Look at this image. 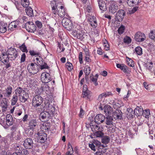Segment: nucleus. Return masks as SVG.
Here are the masks:
<instances>
[{"instance_id":"1","label":"nucleus","mask_w":155,"mask_h":155,"mask_svg":"<svg viewBox=\"0 0 155 155\" xmlns=\"http://www.w3.org/2000/svg\"><path fill=\"white\" fill-rule=\"evenodd\" d=\"M44 86L45 88H47L48 86L47 85L45 84L44 86L42 87V89L38 90V91L36 90L35 94L36 95L33 98L32 101V106L34 108H37V107L41 106L43 102V98L41 96L39 95L41 93V92H39L41 90L42 91H44L45 90Z\"/></svg>"},{"instance_id":"2","label":"nucleus","mask_w":155,"mask_h":155,"mask_svg":"<svg viewBox=\"0 0 155 155\" xmlns=\"http://www.w3.org/2000/svg\"><path fill=\"white\" fill-rule=\"evenodd\" d=\"M6 54L7 57L10 58L11 60H14L18 56V52L14 48H11L8 49Z\"/></svg>"},{"instance_id":"3","label":"nucleus","mask_w":155,"mask_h":155,"mask_svg":"<svg viewBox=\"0 0 155 155\" xmlns=\"http://www.w3.org/2000/svg\"><path fill=\"white\" fill-rule=\"evenodd\" d=\"M27 69L28 72L32 74H36L39 71V66L33 63L28 64Z\"/></svg>"},{"instance_id":"4","label":"nucleus","mask_w":155,"mask_h":155,"mask_svg":"<svg viewBox=\"0 0 155 155\" xmlns=\"http://www.w3.org/2000/svg\"><path fill=\"white\" fill-rule=\"evenodd\" d=\"M62 23L63 26L68 31L71 30L73 28L72 22L67 18H64L63 19Z\"/></svg>"},{"instance_id":"5","label":"nucleus","mask_w":155,"mask_h":155,"mask_svg":"<svg viewBox=\"0 0 155 155\" xmlns=\"http://www.w3.org/2000/svg\"><path fill=\"white\" fill-rule=\"evenodd\" d=\"M118 9V6L116 2L114 1H111L109 2V11L110 13L114 14Z\"/></svg>"},{"instance_id":"6","label":"nucleus","mask_w":155,"mask_h":155,"mask_svg":"<svg viewBox=\"0 0 155 155\" xmlns=\"http://www.w3.org/2000/svg\"><path fill=\"white\" fill-rule=\"evenodd\" d=\"M82 95L83 97L85 98L87 100H91V92L87 89V86L86 84L83 86Z\"/></svg>"},{"instance_id":"7","label":"nucleus","mask_w":155,"mask_h":155,"mask_svg":"<svg viewBox=\"0 0 155 155\" xmlns=\"http://www.w3.org/2000/svg\"><path fill=\"white\" fill-rule=\"evenodd\" d=\"M145 38V35L140 31L137 32L135 34L134 39L137 41L139 42L143 41Z\"/></svg>"},{"instance_id":"8","label":"nucleus","mask_w":155,"mask_h":155,"mask_svg":"<svg viewBox=\"0 0 155 155\" xmlns=\"http://www.w3.org/2000/svg\"><path fill=\"white\" fill-rule=\"evenodd\" d=\"M51 80L50 74L48 73L44 72L41 75V80L43 83H48Z\"/></svg>"},{"instance_id":"9","label":"nucleus","mask_w":155,"mask_h":155,"mask_svg":"<svg viewBox=\"0 0 155 155\" xmlns=\"http://www.w3.org/2000/svg\"><path fill=\"white\" fill-rule=\"evenodd\" d=\"M38 134V141L41 143H44L47 138V134L45 133L41 132H39Z\"/></svg>"},{"instance_id":"10","label":"nucleus","mask_w":155,"mask_h":155,"mask_svg":"<svg viewBox=\"0 0 155 155\" xmlns=\"http://www.w3.org/2000/svg\"><path fill=\"white\" fill-rule=\"evenodd\" d=\"M24 146L26 149H30L31 148L33 145L32 139L30 138H27L24 141Z\"/></svg>"},{"instance_id":"11","label":"nucleus","mask_w":155,"mask_h":155,"mask_svg":"<svg viewBox=\"0 0 155 155\" xmlns=\"http://www.w3.org/2000/svg\"><path fill=\"white\" fill-rule=\"evenodd\" d=\"M105 117L104 116L100 114L97 115L94 118V121L97 124H100L105 120Z\"/></svg>"},{"instance_id":"12","label":"nucleus","mask_w":155,"mask_h":155,"mask_svg":"<svg viewBox=\"0 0 155 155\" xmlns=\"http://www.w3.org/2000/svg\"><path fill=\"white\" fill-rule=\"evenodd\" d=\"M42 107L44 108V110H46L49 111H52V109H54V107H53L52 105H50L48 100H46L44 103V104H41Z\"/></svg>"},{"instance_id":"13","label":"nucleus","mask_w":155,"mask_h":155,"mask_svg":"<svg viewBox=\"0 0 155 155\" xmlns=\"http://www.w3.org/2000/svg\"><path fill=\"white\" fill-rule=\"evenodd\" d=\"M116 66L126 74H128L130 72L128 68L124 64H117Z\"/></svg>"},{"instance_id":"14","label":"nucleus","mask_w":155,"mask_h":155,"mask_svg":"<svg viewBox=\"0 0 155 155\" xmlns=\"http://www.w3.org/2000/svg\"><path fill=\"white\" fill-rule=\"evenodd\" d=\"M100 9L103 11H106L107 9V2L104 0H99L98 1Z\"/></svg>"},{"instance_id":"15","label":"nucleus","mask_w":155,"mask_h":155,"mask_svg":"<svg viewBox=\"0 0 155 155\" xmlns=\"http://www.w3.org/2000/svg\"><path fill=\"white\" fill-rule=\"evenodd\" d=\"M36 119H32L29 122L28 127L30 129L33 130L38 125Z\"/></svg>"},{"instance_id":"16","label":"nucleus","mask_w":155,"mask_h":155,"mask_svg":"<svg viewBox=\"0 0 155 155\" xmlns=\"http://www.w3.org/2000/svg\"><path fill=\"white\" fill-rule=\"evenodd\" d=\"M6 124L8 126H10L14 124L12 116L10 114H8L6 117Z\"/></svg>"},{"instance_id":"17","label":"nucleus","mask_w":155,"mask_h":155,"mask_svg":"<svg viewBox=\"0 0 155 155\" xmlns=\"http://www.w3.org/2000/svg\"><path fill=\"white\" fill-rule=\"evenodd\" d=\"M9 59L10 58L8 57L5 58H3L1 61L5 65V68L6 69L8 68L11 66V64L10 62L9 61Z\"/></svg>"},{"instance_id":"18","label":"nucleus","mask_w":155,"mask_h":155,"mask_svg":"<svg viewBox=\"0 0 155 155\" xmlns=\"http://www.w3.org/2000/svg\"><path fill=\"white\" fill-rule=\"evenodd\" d=\"M125 12L122 10H119L117 13V18L119 21H122L125 15Z\"/></svg>"},{"instance_id":"19","label":"nucleus","mask_w":155,"mask_h":155,"mask_svg":"<svg viewBox=\"0 0 155 155\" xmlns=\"http://www.w3.org/2000/svg\"><path fill=\"white\" fill-rule=\"evenodd\" d=\"M112 116L115 119H119L121 117L122 112L120 110L116 109L114 112H112Z\"/></svg>"},{"instance_id":"20","label":"nucleus","mask_w":155,"mask_h":155,"mask_svg":"<svg viewBox=\"0 0 155 155\" xmlns=\"http://www.w3.org/2000/svg\"><path fill=\"white\" fill-rule=\"evenodd\" d=\"M112 94L110 91L104 92L99 95L98 100L99 101H101L102 98L112 96Z\"/></svg>"},{"instance_id":"21","label":"nucleus","mask_w":155,"mask_h":155,"mask_svg":"<svg viewBox=\"0 0 155 155\" xmlns=\"http://www.w3.org/2000/svg\"><path fill=\"white\" fill-rule=\"evenodd\" d=\"M104 111L106 115H110L112 113V108L108 105H105L104 108Z\"/></svg>"},{"instance_id":"22","label":"nucleus","mask_w":155,"mask_h":155,"mask_svg":"<svg viewBox=\"0 0 155 155\" xmlns=\"http://www.w3.org/2000/svg\"><path fill=\"white\" fill-rule=\"evenodd\" d=\"M18 21H13L10 23L8 26V29L11 31H13L14 29L17 28L18 25Z\"/></svg>"},{"instance_id":"23","label":"nucleus","mask_w":155,"mask_h":155,"mask_svg":"<svg viewBox=\"0 0 155 155\" xmlns=\"http://www.w3.org/2000/svg\"><path fill=\"white\" fill-rule=\"evenodd\" d=\"M140 1L139 0H127V2L128 5L130 7L134 6V5H138Z\"/></svg>"},{"instance_id":"24","label":"nucleus","mask_w":155,"mask_h":155,"mask_svg":"<svg viewBox=\"0 0 155 155\" xmlns=\"http://www.w3.org/2000/svg\"><path fill=\"white\" fill-rule=\"evenodd\" d=\"M91 127L92 131L94 132H95L98 130H103V128L102 127H100L99 125L92 124L90 125Z\"/></svg>"},{"instance_id":"25","label":"nucleus","mask_w":155,"mask_h":155,"mask_svg":"<svg viewBox=\"0 0 155 155\" xmlns=\"http://www.w3.org/2000/svg\"><path fill=\"white\" fill-rule=\"evenodd\" d=\"M25 92L22 88L21 87H17L15 91V95L17 96H21V94Z\"/></svg>"},{"instance_id":"26","label":"nucleus","mask_w":155,"mask_h":155,"mask_svg":"<svg viewBox=\"0 0 155 155\" xmlns=\"http://www.w3.org/2000/svg\"><path fill=\"white\" fill-rule=\"evenodd\" d=\"M134 113L137 116H141L143 114V110L140 107H137L134 110Z\"/></svg>"},{"instance_id":"27","label":"nucleus","mask_w":155,"mask_h":155,"mask_svg":"<svg viewBox=\"0 0 155 155\" xmlns=\"http://www.w3.org/2000/svg\"><path fill=\"white\" fill-rule=\"evenodd\" d=\"M49 116V114L46 111L42 112L40 115V117L42 120H46L48 119Z\"/></svg>"},{"instance_id":"28","label":"nucleus","mask_w":155,"mask_h":155,"mask_svg":"<svg viewBox=\"0 0 155 155\" xmlns=\"http://www.w3.org/2000/svg\"><path fill=\"white\" fill-rule=\"evenodd\" d=\"M65 14L64 6H61L60 8L58 10V15L61 18H63L65 15Z\"/></svg>"},{"instance_id":"29","label":"nucleus","mask_w":155,"mask_h":155,"mask_svg":"<svg viewBox=\"0 0 155 155\" xmlns=\"http://www.w3.org/2000/svg\"><path fill=\"white\" fill-rule=\"evenodd\" d=\"M1 106L3 111H5L7 108V101L5 98L3 99L1 102Z\"/></svg>"},{"instance_id":"30","label":"nucleus","mask_w":155,"mask_h":155,"mask_svg":"<svg viewBox=\"0 0 155 155\" xmlns=\"http://www.w3.org/2000/svg\"><path fill=\"white\" fill-rule=\"evenodd\" d=\"M25 12L29 17L33 16V10L30 7H27L25 9Z\"/></svg>"},{"instance_id":"31","label":"nucleus","mask_w":155,"mask_h":155,"mask_svg":"<svg viewBox=\"0 0 155 155\" xmlns=\"http://www.w3.org/2000/svg\"><path fill=\"white\" fill-rule=\"evenodd\" d=\"M134 113L132 109L130 108H128L127 109V114L129 117H133Z\"/></svg>"},{"instance_id":"32","label":"nucleus","mask_w":155,"mask_h":155,"mask_svg":"<svg viewBox=\"0 0 155 155\" xmlns=\"http://www.w3.org/2000/svg\"><path fill=\"white\" fill-rule=\"evenodd\" d=\"M105 123L107 125H109L112 124L113 119L111 117L108 116L105 118Z\"/></svg>"},{"instance_id":"33","label":"nucleus","mask_w":155,"mask_h":155,"mask_svg":"<svg viewBox=\"0 0 155 155\" xmlns=\"http://www.w3.org/2000/svg\"><path fill=\"white\" fill-rule=\"evenodd\" d=\"M103 130H98L95 132H94V135L96 137H102L104 135V134L102 132Z\"/></svg>"},{"instance_id":"34","label":"nucleus","mask_w":155,"mask_h":155,"mask_svg":"<svg viewBox=\"0 0 155 155\" xmlns=\"http://www.w3.org/2000/svg\"><path fill=\"white\" fill-rule=\"evenodd\" d=\"M110 141V138L107 136H104L102 139V142L104 144H107L109 143Z\"/></svg>"},{"instance_id":"35","label":"nucleus","mask_w":155,"mask_h":155,"mask_svg":"<svg viewBox=\"0 0 155 155\" xmlns=\"http://www.w3.org/2000/svg\"><path fill=\"white\" fill-rule=\"evenodd\" d=\"M135 51L136 54L139 55H141L143 54L142 49L140 46L136 47L135 49Z\"/></svg>"},{"instance_id":"36","label":"nucleus","mask_w":155,"mask_h":155,"mask_svg":"<svg viewBox=\"0 0 155 155\" xmlns=\"http://www.w3.org/2000/svg\"><path fill=\"white\" fill-rule=\"evenodd\" d=\"M18 100V96L17 95H14L12 99L11 100V105H14L17 103Z\"/></svg>"},{"instance_id":"37","label":"nucleus","mask_w":155,"mask_h":155,"mask_svg":"<svg viewBox=\"0 0 155 155\" xmlns=\"http://www.w3.org/2000/svg\"><path fill=\"white\" fill-rule=\"evenodd\" d=\"M144 117L147 118L149 117L150 115V110L149 109H146L144 111H143V114H142Z\"/></svg>"},{"instance_id":"38","label":"nucleus","mask_w":155,"mask_h":155,"mask_svg":"<svg viewBox=\"0 0 155 155\" xmlns=\"http://www.w3.org/2000/svg\"><path fill=\"white\" fill-rule=\"evenodd\" d=\"M12 87L11 86H9V87L7 88L6 91V96L8 97L10 96L11 94L12 93Z\"/></svg>"},{"instance_id":"39","label":"nucleus","mask_w":155,"mask_h":155,"mask_svg":"<svg viewBox=\"0 0 155 155\" xmlns=\"http://www.w3.org/2000/svg\"><path fill=\"white\" fill-rule=\"evenodd\" d=\"M91 71L90 67L88 66H86L84 69V71L85 76H88L90 73Z\"/></svg>"},{"instance_id":"40","label":"nucleus","mask_w":155,"mask_h":155,"mask_svg":"<svg viewBox=\"0 0 155 155\" xmlns=\"http://www.w3.org/2000/svg\"><path fill=\"white\" fill-rule=\"evenodd\" d=\"M19 48L23 52L26 53L28 52V50L24 43H23L21 46H19Z\"/></svg>"},{"instance_id":"41","label":"nucleus","mask_w":155,"mask_h":155,"mask_svg":"<svg viewBox=\"0 0 155 155\" xmlns=\"http://www.w3.org/2000/svg\"><path fill=\"white\" fill-rule=\"evenodd\" d=\"M66 67L68 70L70 71L73 68V66L72 64L68 62H67L66 64Z\"/></svg>"},{"instance_id":"42","label":"nucleus","mask_w":155,"mask_h":155,"mask_svg":"<svg viewBox=\"0 0 155 155\" xmlns=\"http://www.w3.org/2000/svg\"><path fill=\"white\" fill-rule=\"evenodd\" d=\"M6 30L7 28L5 25L0 24V32L2 33H4L6 32Z\"/></svg>"},{"instance_id":"43","label":"nucleus","mask_w":155,"mask_h":155,"mask_svg":"<svg viewBox=\"0 0 155 155\" xmlns=\"http://www.w3.org/2000/svg\"><path fill=\"white\" fill-rule=\"evenodd\" d=\"M39 65H40V68L41 70L44 69H48L49 68L47 64L45 62L43 63V62H42V63H41V64H39Z\"/></svg>"},{"instance_id":"44","label":"nucleus","mask_w":155,"mask_h":155,"mask_svg":"<svg viewBox=\"0 0 155 155\" xmlns=\"http://www.w3.org/2000/svg\"><path fill=\"white\" fill-rule=\"evenodd\" d=\"M34 23L33 22L28 21L25 24V28L28 31V29L30 28L33 24Z\"/></svg>"},{"instance_id":"45","label":"nucleus","mask_w":155,"mask_h":155,"mask_svg":"<svg viewBox=\"0 0 155 155\" xmlns=\"http://www.w3.org/2000/svg\"><path fill=\"white\" fill-rule=\"evenodd\" d=\"M50 127V124L49 123H44L43 125L42 128L45 130H49Z\"/></svg>"},{"instance_id":"46","label":"nucleus","mask_w":155,"mask_h":155,"mask_svg":"<svg viewBox=\"0 0 155 155\" xmlns=\"http://www.w3.org/2000/svg\"><path fill=\"white\" fill-rule=\"evenodd\" d=\"M149 37L151 39L155 40V30L150 31L149 34Z\"/></svg>"},{"instance_id":"47","label":"nucleus","mask_w":155,"mask_h":155,"mask_svg":"<svg viewBox=\"0 0 155 155\" xmlns=\"http://www.w3.org/2000/svg\"><path fill=\"white\" fill-rule=\"evenodd\" d=\"M36 27L34 23L32 25L31 28L28 29V31L29 32H34L36 30Z\"/></svg>"},{"instance_id":"48","label":"nucleus","mask_w":155,"mask_h":155,"mask_svg":"<svg viewBox=\"0 0 155 155\" xmlns=\"http://www.w3.org/2000/svg\"><path fill=\"white\" fill-rule=\"evenodd\" d=\"M77 38L78 39L82 40L84 38L83 33L81 32H78Z\"/></svg>"},{"instance_id":"49","label":"nucleus","mask_w":155,"mask_h":155,"mask_svg":"<svg viewBox=\"0 0 155 155\" xmlns=\"http://www.w3.org/2000/svg\"><path fill=\"white\" fill-rule=\"evenodd\" d=\"M125 27L123 25H121L118 30V32L120 34H122L124 31Z\"/></svg>"},{"instance_id":"50","label":"nucleus","mask_w":155,"mask_h":155,"mask_svg":"<svg viewBox=\"0 0 155 155\" xmlns=\"http://www.w3.org/2000/svg\"><path fill=\"white\" fill-rule=\"evenodd\" d=\"M29 5V2L28 0H23V2L22 3V5L25 7H28V6Z\"/></svg>"},{"instance_id":"51","label":"nucleus","mask_w":155,"mask_h":155,"mask_svg":"<svg viewBox=\"0 0 155 155\" xmlns=\"http://www.w3.org/2000/svg\"><path fill=\"white\" fill-rule=\"evenodd\" d=\"M138 8V7H134L132 9L129 10V14H132L134 13L137 11Z\"/></svg>"},{"instance_id":"52","label":"nucleus","mask_w":155,"mask_h":155,"mask_svg":"<svg viewBox=\"0 0 155 155\" xmlns=\"http://www.w3.org/2000/svg\"><path fill=\"white\" fill-rule=\"evenodd\" d=\"M129 59L128 61V64L130 66L133 67L134 66V63L133 60L130 58H128Z\"/></svg>"},{"instance_id":"53","label":"nucleus","mask_w":155,"mask_h":155,"mask_svg":"<svg viewBox=\"0 0 155 155\" xmlns=\"http://www.w3.org/2000/svg\"><path fill=\"white\" fill-rule=\"evenodd\" d=\"M131 39L129 37H126L124 39V41L125 43L129 44L131 42Z\"/></svg>"},{"instance_id":"54","label":"nucleus","mask_w":155,"mask_h":155,"mask_svg":"<svg viewBox=\"0 0 155 155\" xmlns=\"http://www.w3.org/2000/svg\"><path fill=\"white\" fill-rule=\"evenodd\" d=\"M29 52L30 55L31 56H35L36 57L39 54V53L33 50H31L29 51Z\"/></svg>"},{"instance_id":"55","label":"nucleus","mask_w":155,"mask_h":155,"mask_svg":"<svg viewBox=\"0 0 155 155\" xmlns=\"http://www.w3.org/2000/svg\"><path fill=\"white\" fill-rule=\"evenodd\" d=\"M36 60L37 61V63L38 65L41 64V63H42V62H43V59L40 56H39L38 57L36 58Z\"/></svg>"},{"instance_id":"56","label":"nucleus","mask_w":155,"mask_h":155,"mask_svg":"<svg viewBox=\"0 0 155 155\" xmlns=\"http://www.w3.org/2000/svg\"><path fill=\"white\" fill-rule=\"evenodd\" d=\"M147 69H148L150 71H151V70L153 67V63L152 62H150L147 64Z\"/></svg>"},{"instance_id":"57","label":"nucleus","mask_w":155,"mask_h":155,"mask_svg":"<svg viewBox=\"0 0 155 155\" xmlns=\"http://www.w3.org/2000/svg\"><path fill=\"white\" fill-rule=\"evenodd\" d=\"M103 46L104 47V49L106 50H108L109 49V45L107 43V41H105V42L103 43Z\"/></svg>"},{"instance_id":"58","label":"nucleus","mask_w":155,"mask_h":155,"mask_svg":"<svg viewBox=\"0 0 155 155\" xmlns=\"http://www.w3.org/2000/svg\"><path fill=\"white\" fill-rule=\"evenodd\" d=\"M35 23L37 27L39 28H42V23L40 21L38 20L36 21L35 22Z\"/></svg>"},{"instance_id":"59","label":"nucleus","mask_w":155,"mask_h":155,"mask_svg":"<svg viewBox=\"0 0 155 155\" xmlns=\"http://www.w3.org/2000/svg\"><path fill=\"white\" fill-rule=\"evenodd\" d=\"M97 78H94V77H92L91 78V81L92 82H94L95 86H97L98 84V83L97 82Z\"/></svg>"},{"instance_id":"60","label":"nucleus","mask_w":155,"mask_h":155,"mask_svg":"<svg viewBox=\"0 0 155 155\" xmlns=\"http://www.w3.org/2000/svg\"><path fill=\"white\" fill-rule=\"evenodd\" d=\"M82 57V53L81 52H80L79 55V60L80 64H82L83 63Z\"/></svg>"},{"instance_id":"61","label":"nucleus","mask_w":155,"mask_h":155,"mask_svg":"<svg viewBox=\"0 0 155 155\" xmlns=\"http://www.w3.org/2000/svg\"><path fill=\"white\" fill-rule=\"evenodd\" d=\"M52 13L54 15L58 14V10L57 9V7H53L52 8Z\"/></svg>"},{"instance_id":"62","label":"nucleus","mask_w":155,"mask_h":155,"mask_svg":"<svg viewBox=\"0 0 155 155\" xmlns=\"http://www.w3.org/2000/svg\"><path fill=\"white\" fill-rule=\"evenodd\" d=\"M74 150L73 149L71 148L70 150H69L66 152V155H74L73 154Z\"/></svg>"},{"instance_id":"63","label":"nucleus","mask_w":155,"mask_h":155,"mask_svg":"<svg viewBox=\"0 0 155 155\" xmlns=\"http://www.w3.org/2000/svg\"><path fill=\"white\" fill-rule=\"evenodd\" d=\"M26 58V55L25 53H23L21 56V62H23L25 61Z\"/></svg>"},{"instance_id":"64","label":"nucleus","mask_w":155,"mask_h":155,"mask_svg":"<svg viewBox=\"0 0 155 155\" xmlns=\"http://www.w3.org/2000/svg\"><path fill=\"white\" fill-rule=\"evenodd\" d=\"M51 5L52 8H53V7H57L56 1L55 0L52 1L51 3Z\"/></svg>"}]
</instances>
